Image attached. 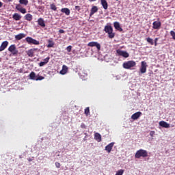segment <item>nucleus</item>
I'll use <instances>...</instances> for the list:
<instances>
[{
	"label": "nucleus",
	"mask_w": 175,
	"mask_h": 175,
	"mask_svg": "<svg viewBox=\"0 0 175 175\" xmlns=\"http://www.w3.org/2000/svg\"><path fill=\"white\" fill-rule=\"evenodd\" d=\"M104 31L106 33H108V37L112 39L115 37L116 33L113 32V27L110 25H105L104 27Z\"/></svg>",
	"instance_id": "f257e3e1"
},
{
	"label": "nucleus",
	"mask_w": 175,
	"mask_h": 175,
	"mask_svg": "<svg viewBox=\"0 0 175 175\" xmlns=\"http://www.w3.org/2000/svg\"><path fill=\"white\" fill-rule=\"evenodd\" d=\"M148 152L147 150H145L144 149H139V150H137L135 154V159H140V157H148Z\"/></svg>",
	"instance_id": "f03ea898"
},
{
	"label": "nucleus",
	"mask_w": 175,
	"mask_h": 175,
	"mask_svg": "<svg viewBox=\"0 0 175 175\" xmlns=\"http://www.w3.org/2000/svg\"><path fill=\"white\" fill-rule=\"evenodd\" d=\"M136 66L135 61H127V62L123 63V68L124 69H131V68H134Z\"/></svg>",
	"instance_id": "7ed1b4c3"
},
{
	"label": "nucleus",
	"mask_w": 175,
	"mask_h": 175,
	"mask_svg": "<svg viewBox=\"0 0 175 175\" xmlns=\"http://www.w3.org/2000/svg\"><path fill=\"white\" fill-rule=\"evenodd\" d=\"M88 46L90 47H96L98 51H100L101 49V44H100L99 42H97L96 41H91L88 44Z\"/></svg>",
	"instance_id": "20e7f679"
},
{
	"label": "nucleus",
	"mask_w": 175,
	"mask_h": 175,
	"mask_svg": "<svg viewBox=\"0 0 175 175\" xmlns=\"http://www.w3.org/2000/svg\"><path fill=\"white\" fill-rule=\"evenodd\" d=\"M8 51L9 52H11L13 55H17V54H18V51L16 49V44H11L8 48Z\"/></svg>",
	"instance_id": "39448f33"
},
{
	"label": "nucleus",
	"mask_w": 175,
	"mask_h": 175,
	"mask_svg": "<svg viewBox=\"0 0 175 175\" xmlns=\"http://www.w3.org/2000/svg\"><path fill=\"white\" fill-rule=\"evenodd\" d=\"M26 42H28V44H40V41L36 40V39H33V38L31 37H27L25 38Z\"/></svg>",
	"instance_id": "423d86ee"
},
{
	"label": "nucleus",
	"mask_w": 175,
	"mask_h": 175,
	"mask_svg": "<svg viewBox=\"0 0 175 175\" xmlns=\"http://www.w3.org/2000/svg\"><path fill=\"white\" fill-rule=\"evenodd\" d=\"M147 64L146 61H142L141 62V68H140V72L141 73H146L147 71Z\"/></svg>",
	"instance_id": "0eeeda50"
},
{
	"label": "nucleus",
	"mask_w": 175,
	"mask_h": 175,
	"mask_svg": "<svg viewBox=\"0 0 175 175\" xmlns=\"http://www.w3.org/2000/svg\"><path fill=\"white\" fill-rule=\"evenodd\" d=\"M161 27V22H160L159 18L157 21H155L152 23V27L155 30H159L160 27Z\"/></svg>",
	"instance_id": "6e6552de"
},
{
	"label": "nucleus",
	"mask_w": 175,
	"mask_h": 175,
	"mask_svg": "<svg viewBox=\"0 0 175 175\" xmlns=\"http://www.w3.org/2000/svg\"><path fill=\"white\" fill-rule=\"evenodd\" d=\"M117 53L118 55L123 56L124 57H129V54L127 51H121L120 49L117 50Z\"/></svg>",
	"instance_id": "1a4fd4ad"
},
{
	"label": "nucleus",
	"mask_w": 175,
	"mask_h": 175,
	"mask_svg": "<svg viewBox=\"0 0 175 175\" xmlns=\"http://www.w3.org/2000/svg\"><path fill=\"white\" fill-rule=\"evenodd\" d=\"M142 112L137 111L131 116V118L132 120H138V118H139V117L142 116Z\"/></svg>",
	"instance_id": "9d476101"
},
{
	"label": "nucleus",
	"mask_w": 175,
	"mask_h": 175,
	"mask_svg": "<svg viewBox=\"0 0 175 175\" xmlns=\"http://www.w3.org/2000/svg\"><path fill=\"white\" fill-rule=\"evenodd\" d=\"M8 44H9L8 41H3L2 44L0 46V52H2L5 49H7Z\"/></svg>",
	"instance_id": "9b49d317"
},
{
	"label": "nucleus",
	"mask_w": 175,
	"mask_h": 175,
	"mask_svg": "<svg viewBox=\"0 0 175 175\" xmlns=\"http://www.w3.org/2000/svg\"><path fill=\"white\" fill-rule=\"evenodd\" d=\"M35 51H37L36 48H32L31 49H29V51H27V55L29 56V57H33Z\"/></svg>",
	"instance_id": "f8f14e48"
},
{
	"label": "nucleus",
	"mask_w": 175,
	"mask_h": 175,
	"mask_svg": "<svg viewBox=\"0 0 175 175\" xmlns=\"http://www.w3.org/2000/svg\"><path fill=\"white\" fill-rule=\"evenodd\" d=\"M114 146V142H111L110 144H107L106 146V147L105 148V150L107 152H111L112 149H113V147Z\"/></svg>",
	"instance_id": "ddd939ff"
},
{
	"label": "nucleus",
	"mask_w": 175,
	"mask_h": 175,
	"mask_svg": "<svg viewBox=\"0 0 175 175\" xmlns=\"http://www.w3.org/2000/svg\"><path fill=\"white\" fill-rule=\"evenodd\" d=\"M16 9L18 10L22 14H26L27 13V9L25 8H22L21 5H16Z\"/></svg>",
	"instance_id": "4468645a"
},
{
	"label": "nucleus",
	"mask_w": 175,
	"mask_h": 175,
	"mask_svg": "<svg viewBox=\"0 0 175 175\" xmlns=\"http://www.w3.org/2000/svg\"><path fill=\"white\" fill-rule=\"evenodd\" d=\"M113 27L118 31H123V29L122 27H121L120 23H119V22H114Z\"/></svg>",
	"instance_id": "2eb2a0df"
},
{
	"label": "nucleus",
	"mask_w": 175,
	"mask_h": 175,
	"mask_svg": "<svg viewBox=\"0 0 175 175\" xmlns=\"http://www.w3.org/2000/svg\"><path fill=\"white\" fill-rule=\"evenodd\" d=\"M98 9L97 5H93V7L91 9V12L90 14V16H92V15H94V14L97 13Z\"/></svg>",
	"instance_id": "dca6fc26"
},
{
	"label": "nucleus",
	"mask_w": 175,
	"mask_h": 175,
	"mask_svg": "<svg viewBox=\"0 0 175 175\" xmlns=\"http://www.w3.org/2000/svg\"><path fill=\"white\" fill-rule=\"evenodd\" d=\"M159 125L160 126L165 127L166 129H168L169 127H170V124L167 123L164 120H161V122H159Z\"/></svg>",
	"instance_id": "f3484780"
},
{
	"label": "nucleus",
	"mask_w": 175,
	"mask_h": 175,
	"mask_svg": "<svg viewBox=\"0 0 175 175\" xmlns=\"http://www.w3.org/2000/svg\"><path fill=\"white\" fill-rule=\"evenodd\" d=\"M94 139H95V140H96L98 142H102L101 134L98 133H95V134H94Z\"/></svg>",
	"instance_id": "a211bd4d"
},
{
	"label": "nucleus",
	"mask_w": 175,
	"mask_h": 175,
	"mask_svg": "<svg viewBox=\"0 0 175 175\" xmlns=\"http://www.w3.org/2000/svg\"><path fill=\"white\" fill-rule=\"evenodd\" d=\"M21 17H22V16H21L19 14H18V12H15L12 16L13 19L15 21L21 20Z\"/></svg>",
	"instance_id": "6ab92c4d"
},
{
	"label": "nucleus",
	"mask_w": 175,
	"mask_h": 175,
	"mask_svg": "<svg viewBox=\"0 0 175 175\" xmlns=\"http://www.w3.org/2000/svg\"><path fill=\"white\" fill-rule=\"evenodd\" d=\"M38 23L40 27H46V24L43 18H40L38 19Z\"/></svg>",
	"instance_id": "aec40b11"
},
{
	"label": "nucleus",
	"mask_w": 175,
	"mask_h": 175,
	"mask_svg": "<svg viewBox=\"0 0 175 175\" xmlns=\"http://www.w3.org/2000/svg\"><path fill=\"white\" fill-rule=\"evenodd\" d=\"M61 12L62 13H65L67 16H69L70 14V10L69 8H62Z\"/></svg>",
	"instance_id": "412c9836"
},
{
	"label": "nucleus",
	"mask_w": 175,
	"mask_h": 175,
	"mask_svg": "<svg viewBox=\"0 0 175 175\" xmlns=\"http://www.w3.org/2000/svg\"><path fill=\"white\" fill-rule=\"evenodd\" d=\"M25 37V33H19L17 34L16 36H15V39L16 40H21V39H23V38Z\"/></svg>",
	"instance_id": "4be33fe9"
},
{
	"label": "nucleus",
	"mask_w": 175,
	"mask_h": 175,
	"mask_svg": "<svg viewBox=\"0 0 175 175\" xmlns=\"http://www.w3.org/2000/svg\"><path fill=\"white\" fill-rule=\"evenodd\" d=\"M29 78L30 79L33 80V81H36L37 79V76L36 75V72H34L33 71H32L30 75H29Z\"/></svg>",
	"instance_id": "5701e85b"
},
{
	"label": "nucleus",
	"mask_w": 175,
	"mask_h": 175,
	"mask_svg": "<svg viewBox=\"0 0 175 175\" xmlns=\"http://www.w3.org/2000/svg\"><path fill=\"white\" fill-rule=\"evenodd\" d=\"M101 5L104 9H108V2L106 0H101Z\"/></svg>",
	"instance_id": "b1692460"
},
{
	"label": "nucleus",
	"mask_w": 175,
	"mask_h": 175,
	"mask_svg": "<svg viewBox=\"0 0 175 175\" xmlns=\"http://www.w3.org/2000/svg\"><path fill=\"white\" fill-rule=\"evenodd\" d=\"M68 70V68L67 66H63L62 70H61L60 73L62 75H66L67 71Z\"/></svg>",
	"instance_id": "393cba45"
},
{
	"label": "nucleus",
	"mask_w": 175,
	"mask_h": 175,
	"mask_svg": "<svg viewBox=\"0 0 175 175\" xmlns=\"http://www.w3.org/2000/svg\"><path fill=\"white\" fill-rule=\"evenodd\" d=\"M32 18L33 16L31 15V14H26V15L25 16V20L29 21V22L32 21Z\"/></svg>",
	"instance_id": "a878e982"
},
{
	"label": "nucleus",
	"mask_w": 175,
	"mask_h": 175,
	"mask_svg": "<svg viewBox=\"0 0 175 175\" xmlns=\"http://www.w3.org/2000/svg\"><path fill=\"white\" fill-rule=\"evenodd\" d=\"M19 3L21 5H25V6H27L29 1L28 0H19Z\"/></svg>",
	"instance_id": "bb28decb"
},
{
	"label": "nucleus",
	"mask_w": 175,
	"mask_h": 175,
	"mask_svg": "<svg viewBox=\"0 0 175 175\" xmlns=\"http://www.w3.org/2000/svg\"><path fill=\"white\" fill-rule=\"evenodd\" d=\"M146 42H148L150 44H154L153 39L152 38H150V37L146 38Z\"/></svg>",
	"instance_id": "cd10ccee"
},
{
	"label": "nucleus",
	"mask_w": 175,
	"mask_h": 175,
	"mask_svg": "<svg viewBox=\"0 0 175 175\" xmlns=\"http://www.w3.org/2000/svg\"><path fill=\"white\" fill-rule=\"evenodd\" d=\"M54 42L53 40H49V44H47V47L49 49L51 48V47H53L54 46Z\"/></svg>",
	"instance_id": "c85d7f7f"
},
{
	"label": "nucleus",
	"mask_w": 175,
	"mask_h": 175,
	"mask_svg": "<svg viewBox=\"0 0 175 175\" xmlns=\"http://www.w3.org/2000/svg\"><path fill=\"white\" fill-rule=\"evenodd\" d=\"M43 79H44V77L40 76V75L36 76V81H43Z\"/></svg>",
	"instance_id": "c756f323"
},
{
	"label": "nucleus",
	"mask_w": 175,
	"mask_h": 175,
	"mask_svg": "<svg viewBox=\"0 0 175 175\" xmlns=\"http://www.w3.org/2000/svg\"><path fill=\"white\" fill-rule=\"evenodd\" d=\"M85 114L86 116H88L90 115V107H87V108L85 109Z\"/></svg>",
	"instance_id": "7c9ffc66"
},
{
	"label": "nucleus",
	"mask_w": 175,
	"mask_h": 175,
	"mask_svg": "<svg viewBox=\"0 0 175 175\" xmlns=\"http://www.w3.org/2000/svg\"><path fill=\"white\" fill-rule=\"evenodd\" d=\"M124 172V171L122 169L118 170V171H117L116 175H123Z\"/></svg>",
	"instance_id": "2f4dec72"
},
{
	"label": "nucleus",
	"mask_w": 175,
	"mask_h": 175,
	"mask_svg": "<svg viewBox=\"0 0 175 175\" xmlns=\"http://www.w3.org/2000/svg\"><path fill=\"white\" fill-rule=\"evenodd\" d=\"M51 9H52L53 10H55V11L57 10V6L55 5V3H51Z\"/></svg>",
	"instance_id": "473e14b6"
},
{
	"label": "nucleus",
	"mask_w": 175,
	"mask_h": 175,
	"mask_svg": "<svg viewBox=\"0 0 175 175\" xmlns=\"http://www.w3.org/2000/svg\"><path fill=\"white\" fill-rule=\"evenodd\" d=\"M170 35L172 36V39H174V40H175V31L173 30L170 31Z\"/></svg>",
	"instance_id": "72a5a7b5"
},
{
	"label": "nucleus",
	"mask_w": 175,
	"mask_h": 175,
	"mask_svg": "<svg viewBox=\"0 0 175 175\" xmlns=\"http://www.w3.org/2000/svg\"><path fill=\"white\" fill-rule=\"evenodd\" d=\"M50 61V57H46V59H44V66L45 64H46L48 62H49Z\"/></svg>",
	"instance_id": "f704fd0d"
},
{
	"label": "nucleus",
	"mask_w": 175,
	"mask_h": 175,
	"mask_svg": "<svg viewBox=\"0 0 175 175\" xmlns=\"http://www.w3.org/2000/svg\"><path fill=\"white\" fill-rule=\"evenodd\" d=\"M72 49V46H70V45L68 46V47H66V51L70 53V52H71Z\"/></svg>",
	"instance_id": "c9c22d12"
},
{
	"label": "nucleus",
	"mask_w": 175,
	"mask_h": 175,
	"mask_svg": "<svg viewBox=\"0 0 175 175\" xmlns=\"http://www.w3.org/2000/svg\"><path fill=\"white\" fill-rule=\"evenodd\" d=\"M55 165L56 167H57V169H59V167H61V164L59 162H55Z\"/></svg>",
	"instance_id": "e433bc0d"
},
{
	"label": "nucleus",
	"mask_w": 175,
	"mask_h": 175,
	"mask_svg": "<svg viewBox=\"0 0 175 175\" xmlns=\"http://www.w3.org/2000/svg\"><path fill=\"white\" fill-rule=\"evenodd\" d=\"M75 9H76L78 12H80V10H81V7H80V5H75Z\"/></svg>",
	"instance_id": "4c0bfd02"
},
{
	"label": "nucleus",
	"mask_w": 175,
	"mask_h": 175,
	"mask_svg": "<svg viewBox=\"0 0 175 175\" xmlns=\"http://www.w3.org/2000/svg\"><path fill=\"white\" fill-rule=\"evenodd\" d=\"M154 135H155L154 131H151L150 133V137H153Z\"/></svg>",
	"instance_id": "58836bf2"
},
{
	"label": "nucleus",
	"mask_w": 175,
	"mask_h": 175,
	"mask_svg": "<svg viewBox=\"0 0 175 175\" xmlns=\"http://www.w3.org/2000/svg\"><path fill=\"white\" fill-rule=\"evenodd\" d=\"M158 40H159V38H155V39H154V46H157Z\"/></svg>",
	"instance_id": "ea45409f"
},
{
	"label": "nucleus",
	"mask_w": 175,
	"mask_h": 175,
	"mask_svg": "<svg viewBox=\"0 0 175 175\" xmlns=\"http://www.w3.org/2000/svg\"><path fill=\"white\" fill-rule=\"evenodd\" d=\"M39 66H45L44 60L42 62H40V63H39Z\"/></svg>",
	"instance_id": "a19ab883"
},
{
	"label": "nucleus",
	"mask_w": 175,
	"mask_h": 175,
	"mask_svg": "<svg viewBox=\"0 0 175 175\" xmlns=\"http://www.w3.org/2000/svg\"><path fill=\"white\" fill-rule=\"evenodd\" d=\"M59 33H65V30L60 29L59 30Z\"/></svg>",
	"instance_id": "79ce46f5"
},
{
	"label": "nucleus",
	"mask_w": 175,
	"mask_h": 175,
	"mask_svg": "<svg viewBox=\"0 0 175 175\" xmlns=\"http://www.w3.org/2000/svg\"><path fill=\"white\" fill-rule=\"evenodd\" d=\"M81 127H82V129H86V125H85V124H82Z\"/></svg>",
	"instance_id": "37998d69"
},
{
	"label": "nucleus",
	"mask_w": 175,
	"mask_h": 175,
	"mask_svg": "<svg viewBox=\"0 0 175 175\" xmlns=\"http://www.w3.org/2000/svg\"><path fill=\"white\" fill-rule=\"evenodd\" d=\"M3 2L0 1V8L3 6Z\"/></svg>",
	"instance_id": "c03bdc74"
},
{
	"label": "nucleus",
	"mask_w": 175,
	"mask_h": 175,
	"mask_svg": "<svg viewBox=\"0 0 175 175\" xmlns=\"http://www.w3.org/2000/svg\"><path fill=\"white\" fill-rule=\"evenodd\" d=\"M29 162H31L33 161L32 159H28Z\"/></svg>",
	"instance_id": "a18cd8bd"
},
{
	"label": "nucleus",
	"mask_w": 175,
	"mask_h": 175,
	"mask_svg": "<svg viewBox=\"0 0 175 175\" xmlns=\"http://www.w3.org/2000/svg\"><path fill=\"white\" fill-rule=\"evenodd\" d=\"M89 1H90V2L96 1V0H89Z\"/></svg>",
	"instance_id": "49530a36"
},
{
	"label": "nucleus",
	"mask_w": 175,
	"mask_h": 175,
	"mask_svg": "<svg viewBox=\"0 0 175 175\" xmlns=\"http://www.w3.org/2000/svg\"><path fill=\"white\" fill-rule=\"evenodd\" d=\"M8 1H12V0H8Z\"/></svg>",
	"instance_id": "de8ad7c7"
},
{
	"label": "nucleus",
	"mask_w": 175,
	"mask_h": 175,
	"mask_svg": "<svg viewBox=\"0 0 175 175\" xmlns=\"http://www.w3.org/2000/svg\"><path fill=\"white\" fill-rule=\"evenodd\" d=\"M85 135H88V133H85Z\"/></svg>",
	"instance_id": "09e8293b"
},
{
	"label": "nucleus",
	"mask_w": 175,
	"mask_h": 175,
	"mask_svg": "<svg viewBox=\"0 0 175 175\" xmlns=\"http://www.w3.org/2000/svg\"><path fill=\"white\" fill-rule=\"evenodd\" d=\"M116 1H118V0H116Z\"/></svg>",
	"instance_id": "8fccbe9b"
},
{
	"label": "nucleus",
	"mask_w": 175,
	"mask_h": 175,
	"mask_svg": "<svg viewBox=\"0 0 175 175\" xmlns=\"http://www.w3.org/2000/svg\"><path fill=\"white\" fill-rule=\"evenodd\" d=\"M150 1H152V0H150Z\"/></svg>",
	"instance_id": "3c124183"
}]
</instances>
